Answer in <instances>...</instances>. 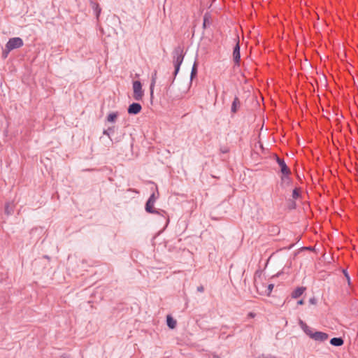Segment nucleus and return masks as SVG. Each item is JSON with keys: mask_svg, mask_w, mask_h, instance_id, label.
Here are the masks:
<instances>
[{"mask_svg": "<svg viewBox=\"0 0 358 358\" xmlns=\"http://www.w3.org/2000/svg\"><path fill=\"white\" fill-rule=\"evenodd\" d=\"M166 324L170 329H173L176 327L177 322L171 315H168L166 316Z\"/></svg>", "mask_w": 358, "mask_h": 358, "instance_id": "14", "label": "nucleus"}, {"mask_svg": "<svg viewBox=\"0 0 358 358\" xmlns=\"http://www.w3.org/2000/svg\"><path fill=\"white\" fill-rule=\"evenodd\" d=\"M343 274H344V275H345V277L348 284L350 285V275H349L347 270L346 269H343Z\"/></svg>", "mask_w": 358, "mask_h": 358, "instance_id": "26", "label": "nucleus"}, {"mask_svg": "<svg viewBox=\"0 0 358 358\" xmlns=\"http://www.w3.org/2000/svg\"><path fill=\"white\" fill-rule=\"evenodd\" d=\"M240 44L239 41H237L233 50V60L235 64V66H240L241 62V52H240Z\"/></svg>", "mask_w": 358, "mask_h": 358, "instance_id": "5", "label": "nucleus"}, {"mask_svg": "<svg viewBox=\"0 0 358 358\" xmlns=\"http://www.w3.org/2000/svg\"><path fill=\"white\" fill-rule=\"evenodd\" d=\"M156 78H157V71L154 73V74L152 76V80L151 83L150 85V98L151 99L153 98V92H154V87L156 83Z\"/></svg>", "mask_w": 358, "mask_h": 358, "instance_id": "16", "label": "nucleus"}, {"mask_svg": "<svg viewBox=\"0 0 358 358\" xmlns=\"http://www.w3.org/2000/svg\"><path fill=\"white\" fill-rule=\"evenodd\" d=\"M4 212L7 215H12L14 212V206L10 203H6Z\"/></svg>", "mask_w": 358, "mask_h": 358, "instance_id": "17", "label": "nucleus"}, {"mask_svg": "<svg viewBox=\"0 0 358 358\" xmlns=\"http://www.w3.org/2000/svg\"><path fill=\"white\" fill-rule=\"evenodd\" d=\"M273 287H274V285H273V284H269V285H268L267 289H266V290L265 291L266 294L267 296H269V295H270V294L271 293V292H272V290H273Z\"/></svg>", "mask_w": 358, "mask_h": 358, "instance_id": "23", "label": "nucleus"}, {"mask_svg": "<svg viewBox=\"0 0 358 358\" xmlns=\"http://www.w3.org/2000/svg\"><path fill=\"white\" fill-rule=\"evenodd\" d=\"M255 314L252 312H250L248 314V317L250 318H253V317H255Z\"/></svg>", "mask_w": 358, "mask_h": 358, "instance_id": "31", "label": "nucleus"}, {"mask_svg": "<svg viewBox=\"0 0 358 358\" xmlns=\"http://www.w3.org/2000/svg\"><path fill=\"white\" fill-rule=\"evenodd\" d=\"M23 44L24 43L21 38L14 37L10 38L6 45L8 50H13L14 49L21 48L23 45Z\"/></svg>", "mask_w": 358, "mask_h": 358, "instance_id": "4", "label": "nucleus"}, {"mask_svg": "<svg viewBox=\"0 0 358 358\" xmlns=\"http://www.w3.org/2000/svg\"><path fill=\"white\" fill-rule=\"evenodd\" d=\"M90 4L94 12L96 20H98L99 18L100 14L101 13V8L99 4L97 2L94 1V0H90Z\"/></svg>", "mask_w": 358, "mask_h": 358, "instance_id": "9", "label": "nucleus"}, {"mask_svg": "<svg viewBox=\"0 0 358 358\" xmlns=\"http://www.w3.org/2000/svg\"><path fill=\"white\" fill-rule=\"evenodd\" d=\"M301 194H300V192H299V189L298 188H294L292 191V196L294 199H297L300 197Z\"/></svg>", "mask_w": 358, "mask_h": 358, "instance_id": "21", "label": "nucleus"}, {"mask_svg": "<svg viewBox=\"0 0 358 358\" xmlns=\"http://www.w3.org/2000/svg\"><path fill=\"white\" fill-rule=\"evenodd\" d=\"M142 109V106L138 103H132L130 104L127 108V113L129 115H137L138 114Z\"/></svg>", "mask_w": 358, "mask_h": 358, "instance_id": "8", "label": "nucleus"}, {"mask_svg": "<svg viewBox=\"0 0 358 358\" xmlns=\"http://www.w3.org/2000/svg\"><path fill=\"white\" fill-rule=\"evenodd\" d=\"M295 207H296V203H295V201H292L290 202V204H289V208H290V209H294V208H295Z\"/></svg>", "mask_w": 358, "mask_h": 358, "instance_id": "28", "label": "nucleus"}, {"mask_svg": "<svg viewBox=\"0 0 358 358\" xmlns=\"http://www.w3.org/2000/svg\"><path fill=\"white\" fill-rule=\"evenodd\" d=\"M220 151L223 154H227L229 152V148L227 146H222L220 148Z\"/></svg>", "mask_w": 358, "mask_h": 358, "instance_id": "24", "label": "nucleus"}, {"mask_svg": "<svg viewBox=\"0 0 358 358\" xmlns=\"http://www.w3.org/2000/svg\"><path fill=\"white\" fill-rule=\"evenodd\" d=\"M172 55L174 71L173 72V78L171 80V84L174 82L176 76L179 73L180 66L183 62L185 57L184 48L181 45H178L174 48L172 52Z\"/></svg>", "mask_w": 358, "mask_h": 358, "instance_id": "2", "label": "nucleus"}, {"mask_svg": "<svg viewBox=\"0 0 358 358\" xmlns=\"http://www.w3.org/2000/svg\"><path fill=\"white\" fill-rule=\"evenodd\" d=\"M299 324L303 331V332L311 339L315 341L322 343L326 341L329 338L328 334L322 331H314L313 328L309 327L306 322H304L301 320H299Z\"/></svg>", "mask_w": 358, "mask_h": 358, "instance_id": "1", "label": "nucleus"}, {"mask_svg": "<svg viewBox=\"0 0 358 358\" xmlns=\"http://www.w3.org/2000/svg\"><path fill=\"white\" fill-rule=\"evenodd\" d=\"M306 289V288L304 287H299L292 292L291 296L293 299L299 298L303 294Z\"/></svg>", "mask_w": 358, "mask_h": 358, "instance_id": "10", "label": "nucleus"}, {"mask_svg": "<svg viewBox=\"0 0 358 358\" xmlns=\"http://www.w3.org/2000/svg\"><path fill=\"white\" fill-rule=\"evenodd\" d=\"M297 304L298 305H303L304 304V301L303 299H300L299 301H297Z\"/></svg>", "mask_w": 358, "mask_h": 358, "instance_id": "32", "label": "nucleus"}, {"mask_svg": "<svg viewBox=\"0 0 358 358\" xmlns=\"http://www.w3.org/2000/svg\"><path fill=\"white\" fill-rule=\"evenodd\" d=\"M241 106V102L238 96H235L231 107V112L232 113H237L239 107Z\"/></svg>", "mask_w": 358, "mask_h": 358, "instance_id": "12", "label": "nucleus"}, {"mask_svg": "<svg viewBox=\"0 0 358 358\" xmlns=\"http://www.w3.org/2000/svg\"><path fill=\"white\" fill-rule=\"evenodd\" d=\"M290 174H282L281 176L280 185L282 187H285L286 185H289L292 183V179L289 177Z\"/></svg>", "mask_w": 358, "mask_h": 358, "instance_id": "11", "label": "nucleus"}, {"mask_svg": "<svg viewBox=\"0 0 358 358\" xmlns=\"http://www.w3.org/2000/svg\"><path fill=\"white\" fill-rule=\"evenodd\" d=\"M257 275L259 276H260V275H261V273L259 271H256V273H255V276H257Z\"/></svg>", "mask_w": 358, "mask_h": 358, "instance_id": "34", "label": "nucleus"}, {"mask_svg": "<svg viewBox=\"0 0 358 358\" xmlns=\"http://www.w3.org/2000/svg\"><path fill=\"white\" fill-rule=\"evenodd\" d=\"M309 302L311 304H316L317 303V299L315 297L310 298L309 299Z\"/></svg>", "mask_w": 358, "mask_h": 358, "instance_id": "27", "label": "nucleus"}, {"mask_svg": "<svg viewBox=\"0 0 358 358\" xmlns=\"http://www.w3.org/2000/svg\"><path fill=\"white\" fill-rule=\"evenodd\" d=\"M303 250H311L312 248L310 247H303L302 248Z\"/></svg>", "mask_w": 358, "mask_h": 358, "instance_id": "33", "label": "nucleus"}, {"mask_svg": "<svg viewBox=\"0 0 358 358\" xmlns=\"http://www.w3.org/2000/svg\"><path fill=\"white\" fill-rule=\"evenodd\" d=\"M215 358H219L217 355H214L213 356Z\"/></svg>", "mask_w": 358, "mask_h": 358, "instance_id": "35", "label": "nucleus"}, {"mask_svg": "<svg viewBox=\"0 0 358 358\" xmlns=\"http://www.w3.org/2000/svg\"><path fill=\"white\" fill-rule=\"evenodd\" d=\"M257 358H275V357H271V356L265 355L262 354V355H260L259 356H258Z\"/></svg>", "mask_w": 358, "mask_h": 358, "instance_id": "29", "label": "nucleus"}, {"mask_svg": "<svg viewBox=\"0 0 358 358\" xmlns=\"http://www.w3.org/2000/svg\"><path fill=\"white\" fill-rule=\"evenodd\" d=\"M210 15L209 13H206L203 15V29H206V27L210 24Z\"/></svg>", "mask_w": 358, "mask_h": 358, "instance_id": "18", "label": "nucleus"}, {"mask_svg": "<svg viewBox=\"0 0 358 358\" xmlns=\"http://www.w3.org/2000/svg\"><path fill=\"white\" fill-rule=\"evenodd\" d=\"M275 159L276 162L278 163L280 168V172L282 173V174H291V170L287 166L284 159H282L276 155Z\"/></svg>", "mask_w": 358, "mask_h": 358, "instance_id": "6", "label": "nucleus"}, {"mask_svg": "<svg viewBox=\"0 0 358 358\" xmlns=\"http://www.w3.org/2000/svg\"><path fill=\"white\" fill-rule=\"evenodd\" d=\"M155 189L157 191V193L153 192L152 194L150 196L149 199H148V201H150L151 203H155L156 200L157 199V198L159 196L157 187H155Z\"/></svg>", "mask_w": 358, "mask_h": 358, "instance_id": "20", "label": "nucleus"}, {"mask_svg": "<svg viewBox=\"0 0 358 358\" xmlns=\"http://www.w3.org/2000/svg\"><path fill=\"white\" fill-rule=\"evenodd\" d=\"M197 73H198V63H197V61H195L192 66V70H191V73H190L191 82L193 80L194 78H195L196 77Z\"/></svg>", "mask_w": 358, "mask_h": 358, "instance_id": "15", "label": "nucleus"}, {"mask_svg": "<svg viewBox=\"0 0 358 358\" xmlns=\"http://www.w3.org/2000/svg\"><path fill=\"white\" fill-rule=\"evenodd\" d=\"M11 50H8V48H5L4 50H3V52H2V57L3 59H6L7 57H8V53L10 52Z\"/></svg>", "mask_w": 358, "mask_h": 358, "instance_id": "25", "label": "nucleus"}, {"mask_svg": "<svg viewBox=\"0 0 358 358\" xmlns=\"http://www.w3.org/2000/svg\"><path fill=\"white\" fill-rule=\"evenodd\" d=\"M197 291L199 292H203L204 291V287L202 285L197 287Z\"/></svg>", "mask_w": 358, "mask_h": 358, "instance_id": "30", "label": "nucleus"}, {"mask_svg": "<svg viewBox=\"0 0 358 358\" xmlns=\"http://www.w3.org/2000/svg\"><path fill=\"white\" fill-rule=\"evenodd\" d=\"M134 90V99L136 101H140L143 96V90L142 89V84L140 80H134L133 82Z\"/></svg>", "mask_w": 358, "mask_h": 358, "instance_id": "3", "label": "nucleus"}, {"mask_svg": "<svg viewBox=\"0 0 358 358\" xmlns=\"http://www.w3.org/2000/svg\"><path fill=\"white\" fill-rule=\"evenodd\" d=\"M114 132V127H110L107 129H105L103 134L110 137V134Z\"/></svg>", "mask_w": 358, "mask_h": 358, "instance_id": "22", "label": "nucleus"}, {"mask_svg": "<svg viewBox=\"0 0 358 358\" xmlns=\"http://www.w3.org/2000/svg\"><path fill=\"white\" fill-rule=\"evenodd\" d=\"M117 116H118L117 112L110 113L107 116V121L109 122H115L117 118Z\"/></svg>", "mask_w": 358, "mask_h": 358, "instance_id": "19", "label": "nucleus"}, {"mask_svg": "<svg viewBox=\"0 0 358 358\" xmlns=\"http://www.w3.org/2000/svg\"><path fill=\"white\" fill-rule=\"evenodd\" d=\"M329 343L331 345L340 347L343 345L344 340L341 337H334L330 340Z\"/></svg>", "mask_w": 358, "mask_h": 358, "instance_id": "13", "label": "nucleus"}, {"mask_svg": "<svg viewBox=\"0 0 358 358\" xmlns=\"http://www.w3.org/2000/svg\"><path fill=\"white\" fill-rule=\"evenodd\" d=\"M155 203H151L149 201H147L145 205V210L147 213H151V214H158V215H162V213H166V212L163 210H157L154 207Z\"/></svg>", "mask_w": 358, "mask_h": 358, "instance_id": "7", "label": "nucleus"}]
</instances>
